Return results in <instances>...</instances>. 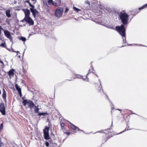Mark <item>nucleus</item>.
<instances>
[{"instance_id": "obj_37", "label": "nucleus", "mask_w": 147, "mask_h": 147, "mask_svg": "<svg viewBox=\"0 0 147 147\" xmlns=\"http://www.w3.org/2000/svg\"><path fill=\"white\" fill-rule=\"evenodd\" d=\"M124 131H125V130L123 131H122L119 134H120V133H122Z\"/></svg>"}, {"instance_id": "obj_22", "label": "nucleus", "mask_w": 147, "mask_h": 147, "mask_svg": "<svg viewBox=\"0 0 147 147\" xmlns=\"http://www.w3.org/2000/svg\"><path fill=\"white\" fill-rule=\"evenodd\" d=\"M0 47H5L6 48V44L5 42L4 43H2L0 45Z\"/></svg>"}, {"instance_id": "obj_13", "label": "nucleus", "mask_w": 147, "mask_h": 147, "mask_svg": "<svg viewBox=\"0 0 147 147\" xmlns=\"http://www.w3.org/2000/svg\"><path fill=\"white\" fill-rule=\"evenodd\" d=\"M70 127L71 128L73 129V130H75L76 129H77V130L78 131H79L80 130V129L77 127L76 126H75V125L71 123H70Z\"/></svg>"}, {"instance_id": "obj_18", "label": "nucleus", "mask_w": 147, "mask_h": 147, "mask_svg": "<svg viewBox=\"0 0 147 147\" xmlns=\"http://www.w3.org/2000/svg\"><path fill=\"white\" fill-rule=\"evenodd\" d=\"M15 87L17 90H18V92L19 91H21V89L20 88L19 86L17 84L15 85Z\"/></svg>"}, {"instance_id": "obj_21", "label": "nucleus", "mask_w": 147, "mask_h": 147, "mask_svg": "<svg viewBox=\"0 0 147 147\" xmlns=\"http://www.w3.org/2000/svg\"><path fill=\"white\" fill-rule=\"evenodd\" d=\"M39 109L37 107L35 106L34 109V111L36 113L38 112Z\"/></svg>"}, {"instance_id": "obj_28", "label": "nucleus", "mask_w": 147, "mask_h": 147, "mask_svg": "<svg viewBox=\"0 0 147 147\" xmlns=\"http://www.w3.org/2000/svg\"><path fill=\"white\" fill-rule=\"evenodd\" d=\"M29 4L30 6V7H32V8L34 7V6L33 5H32L30 3H29Z\"/></svg>"}, {"instance_id": "obj_16", "label": "nucleus", "mask_w": 147, "mask_h": 147, "mask_svg": "<svg viewBox=\"0 0 147 147\" xmlns=\"http://www.w3.org/2000/svg\"><path fill=\"white\" fill-rule=\"evenodd\" d=\"M6 15L8 18H10L11 16L10 13V10H7L6 11Z\"/></svg>"}, {"instance_id": "obj_10", "label": "nucleus", "mask_w": 147, "mask_h": 147, "mask_svg": "<svg viewBox=\"0 0 147 147\" xmlns=\"http://www.w3.org/2000/svg\"><path fill=\"white\" fill-rule=\"evenodd\" d=\"M14 70L12 69L10 70L8 72V74L10 78L13 77L14 76Z\"/></svg>"}, {"instance_id": "obj_42", "label": "nucleus", "mask_w": 147, "mask_h": 147, "mask_svg": "<svg viewBox=\"0 0 147 147\" xmlns=\"http://www.w3.org/2000/svg\"><path fill=\"white\" fill-rule=\"evenodd\" d=\"M65 9H68V8H66Z\"/></svg>"}, {"instance_id": "obj_38", "label": "nucleus", "mask_w": 147, "mask_h": 147, "mask_svg": "<svg viewBox=\"0 0 147 147\" xmlns=\"http://www.w3.org/2000/svg\"><path fill=\"white\" fill-rule=\"evenodd\" d=\"M44 4L45 5H47V3H46V4H45V3H44Z\"/></svg>"}, {"instance_id": "obj_25", "label": "nucleus", "mask_w": 147, "mask_h": 147, "mask_svg": "<svg viewBox=\"0 0 147 147\" xmlns=\"http://www.w3.org/2000/svg\"><path fill=\"white\" fill-rule=\"evenodd\" d=\"M16 52L17 53V56L18 57H20V55L19 52L18 51H17Z\"/></svg>"}, {"instance_id": "obj_27", "label": "nucleus", "mask_w": 147, "mask_h": 147, "mask_svg": "<svg viewBox=\"0 0 147 147\" xmlns=\"http://www.w3.org/2000/svg\"><path fill=\"white\" fill-rule=\"evenodd\" d=\"M61 127H63L64 125V123H61Z\"/></svg>"}, {"instance_id": "obj_43", "label": "nucleus", "mask_w": 147, "mask_h": 147, "mask_svg": "<svg viewBox=\"0 0 147 147\" xmlns=\"http://www.w3.org/2000/svg\"><path fill=\"white\" fill-rule=\"evenodd\" d=\"M63 9V8H61V9Z\"/></svg>"}, {"instance_id": "obj_48", "label": "nucleus", "mask_w": 147, "mask_h": 147, "mask_svg": "<svg viewBox=\"0 0 147 147\" xmlns=\"http://www.w3.org/2000/svg\"><path fill=\"white\" fill-rule=\"evenodd\" d=\"M14 3H16V2H15V1H14Z\"/></svg>"}, {"instance_id": "obj_19", "label": "nucleus", "mask_w": 147, "mask_h": 147, "mask_svg": "<svg viewBox=\"0 0 147 147\" xmlns=\"http://www.w3.org/2000/svg\"><path fill=\"white\" fill-rule=\"evenodd\" d=\"M20 40H22L24 42H25L26 40V39L25 37H21Z\"/></svg>"}, {"instance_id": "obj_39", "label": "nucleus", "mask_w": 147, "mask_h": 147, "mask_svg": "<svg viewBox=\"0 0 147 147\" xmlns=\"http://www.w3.org/2000/svg\"><path fill=\"white\" fill-rule=\"evenodd\" d=\"M30 9H33L32 8H30Z\"/></svg>"}, {"instance_id": "obj_30", "label": "nucleus", "mask_w": 147, "mask_h": 147, "mask_svg": "<svg viewBox=\"0 0 147 147\" xmlns=\"http://www.w3.org/2000/svg\"><path fill=\"white\" fill-rule=\"evenodd\" d=\"M19 93V94H20V96H22V93H21V91H19L18 92Z\"/></svg>"}, {"instance_id": "obj_4", "label": "nucleus", "mask_w": 147, "mask_h": 147, "mask_svg": "<svg viewBox=\"0 0 147 147\" xmlns=\"http://www.w3.org/2000/svg\"><path fill=\"white\" fill-rule=\"evenodd\" d=\"M23 105L25 106H26V104H28V107L31 109L33 108L34 106V104L32 101L30 100H24L23 102Z\"/></svg>"}, {"instance_id": "obj_31", "label": "nucleus", "mask_w": 147, "mask_h": 147, "mask_svg": "<svg viewBox=\"0 0 147 147\" xmlns=\"http://www.w3.org/2000/svg\"><path fill=\"white\" fill-rule=\"evenodd\" d=\"M81 10H74L76 11V12L78 13V12L79 11Z\"/></svg>"}, {"instance_id": "obj_49", "label": "nucleus", "mask_w": 147, "mask_h": 147, "mask_svg": "<svg viewBox=\"0 0 147 147\" xmlns=\"http://www.w3.org/2000/svg\"><path fill=\"white\" fill-rule=\"evenodd\" d=\"M107 98H108V99H109V98H108V97Z\"/></svg>"}, {"instance_id": "obj_29", "label": "nucleus", "mask_w": 147, "mask_h": 147, "mask_svg": "<svg viewBox=\"0 0 147 147\" xmlns=\"http://www.w3.org/2000/svg\"><path fill=\"white\" fill-rule=\"evenodd\" d=\"M1 29H2L3 30V29L1 27V26H0V35H1Z\"/></svg>"}, {"instance_id": "obj_11", "label": "nucleus", "mask_w": 147, "mask_h": 147, "mask_svg": "<svg viewBox=\"0 0 147 147\" xmlns=\"http://www.w3.org/2000/svg\"><path fill=\"white\" fill-rule=\"evenodd\" d=\"M25 14V17H29L30 14V11L29 10H22Z\"/></svg>"}, {"instance_id": "obj_40", "label": "nucleus", "mask_w": 147, "mask_h": 147, "mask_svg": "<svg viewBox=\"0 0 147 147\" xmlns=\"http://www.w3.org/2000/svg\"><path fill=\"white\" fill-rule=\"evenodd\" d=\"M13 52H16V51H14V50H13Z\"/></svg>"}, {"instance_id": "obj_45", "label": "nucleus", "mask_w": 147, "mask_h": 147, "mask_svg": "<svg viewBox=\"0 0 147 147\" xmlns=\"http://www.w3.org/2000/svg\"><path fill=\"white\" fill-rule=\"evenodd\" d=\"M89 74V73H88V74H87V75Z\"/></svg>"}, {"instance_id": "obj_8", "label": "nucleus", "mask_w": 147, "mask_h": 147, "mask_svg": "<svg viewBox=\"0 0 147 147\" xmlns=\"http://www.w3.org/2000/svg\"><path fill=\"white\" fill-rule=\"evenodd\" d=\"M63 12V10H56L55 14L57 17H59L62 16Z\"/></svg>"}, {"instance_id": "obj_34", "label": "nucleus", "mask_w": 147, "mask_h": 147, "mask_svg": "<svg viewBox=\"0 0 147 147\" xmlns=\"http://www.w3.org/2000/svg\"><path fill=\"white\" fill-rule=\"evenodd\" d=\"M74 9H79L78 8H77L74 6L73 7Z\"/></svg>"}, {"instance_id": "obj_44", "label": "nucleus", "mask_w": 147, "mask_h": 147, "mask_svg": "<svg viewBox=\"0 0 147 147\" xmlns=\"http://www.w3.org/2000/svg\"><path fill=\"white\" fill-rule=\"evenodd\" d=\"M100 8V9H102V8Z\"/></svg>"}, {"instance_id": "obj_15", "label": "nucleus", "mask_w": 147, "mask_h": 147, "mask_svg": "<svg viewBox=\"0 0 147 147\" xmlns=\"http://www.w3.org/2000/svg\"><path fill=\"white\" fill-rule=\"evenodd\" d=\"M2 96L4 100H5L6 97V92L4 89H3V93L2 94Z\"/></svg>"}, {"instance_id": "obj_6", "label": "nucleus", "mask_w": 147, "mask_h": 147, "mask_svg": "<svg viewBox=\"0 0 147 147\" xmlns=\"http://www.w3.org/2000/svg\"><path fill=\"white\" fill-rule=\"evenodd\" d=\"M25 21L28 22L29 25H33L34 24V21L30 17H25Z\"/></svg>"}, {"instance_id": "obj_14", "label": "nucleus", "mask_w": 147, "mask_h": 147, "mask_svg": "<svg viewBox=\"0 0 147 147\" xmlns=\"http://www.w3.org/2000/svg\"><path fill=\"white\" fill-rule=\"evenodd\" d=\"M85 7L86 9H89L87 7L90 5V2L88 0H86L85 2Z\"/></svg>"}, {"instance_id": "obj_12", "label": "nucleus", "mask_w": 147, "mask_h": 147, "mask_svg": "<svg viewBox=\"0 0 147 147\" xmlns=\"http://www.w3.org/2000/svg\"><path fill=\"white\" fill-rule=\"evenodd\" d=\"M54 2V6H59L61 3V0H55Z\"/></svg>"}, {"instance_id": "obj_46", "label": "nucleus", "mask_w": 147, "mask_h": 147, "mask_svg": "<svg viewBox=\"0 0 147 147\" xmlns=\"http://www.w3.org/2000/svg\"><path fill=\"white\" fill-rule=\"evenodd\" d=\"M82 78V77H81L80 78Z\"/></svg>"}, {"instance_id": "obj_1", "label": "nucleus", "mask_w": 147, "mask_h": 147, "mask_svg": "<svg viewBox=\"0 0 147 147\" xmlns=\"http://www.w3.org/2000/svg\"><path fill=\"white\" fill-rule=\"evenodd\" d=\"M116 30L122 36L123 42L126 43V37L125 35V29L123 25H121L120 26H117L116 27Z\"/></svg>"}, {"instance_id": "obj_33", "label": "nucleus", "mask_w": 147, "mask_h": 147, "mask_svg": "<svg viewBox=\"0 0 147 147\" xmlns=\"http://www.w3.org/2000/svg\"><path fill=\"white\" fill-rule=\"evenodd\" d=\"M25 21V18H24V19L23 20H21V22H24Z\"/></svg>"}, {"instance_id": "obj_9", "label": "nucleus", "mask_w": 147, "mask_h": 147, "mask_svg": "<svg viewBox=\"0 0 147 147\" xmlns=\"http://www.w3.org/2000/svg\"><path fill=\"white\" fill-rule=\"evenodd\" d=\"M34 17L38 15V12L36 10H30Z\"/></svg>"}, {"instance_id": "obj_36", "label": "nucleus", "mask_w": 147, "mask_h": 147, "mask_svg": "<svg viewBox=\"0 0 147 147\" xmlns=\"http://www.w3.org/2000/svg\"><path fill=\"white\" fill-rule=\"evenodd\" d=\"M117 110L119 111H121V110L120 109H117Z\"/></svg>"}, {"instance_id": "obj_17", "label": "nucleus", "mask_w": 147, "mask_h": 147, "mask_svg": "<svg viewBox=\"0 0 147 147\" xmlns=\"http://www.w3.org/2000/svg\"><path fill=\"white\" fill-rule=\"evenodd\" d=\"M48 3L49 5H52L54 6V2L53 1V0H48Z\"/></svg>"}, {"instance_id": "obj_24", "label": "nucleus", "mask_w": 147, "mask_h": 147, "mask_svg": "<svg viewBox=\"0 0 147 147\" xmlns=\"http://www.w3.org/2000/svg\"><path fill=\"white\" fill-rule=\"evenodd\" d=\"M3 123H2L0 125V130H2L3 129Z\"/></svg>"}, {"instance_id": "obj_26", "label": "nucleus", "mask_w": 147, "mask_h": 147, "mask_svg": "<svg viewBox=\"0 0 147 147\" xmlns=\"http://www.w3.org/2000/svg\"><path fill=\"white\" fill-rule=\"evenodd\" d=\"M45 144L46 146L47 147H48L49 146V143L47 142H45Z\"/></svg>"}, {"instance_id": "obj_35", "label": "nucleus", "mask_w": 147, "mask_h": 147, "mask_svg": "<svg viewBox=\"0 0 147 147\" xmlns=\"http://www.w3.org/2000/svg\"><path fill=\"white\" fill-rule=\"evenodd\" d=\"M69 10H65V13H66Z\"/></svg>"}, {"instance_id": "obj_47", "label": "nucleus", "mask_w": 147, "mask_h": 147, "mask_svg": "<svg viewBox=\"0 0 147 147\" xmlns=\"http://www.w3.org/2000/svg\"><path fill=\"white\" fill-rule=\"evenodd\" d=\"M14 3H16V2H15V1H14Z\"/></svg>"}, {"instance_id": "obj_3", "label": "nucleus", "mask_w": 147, "mask_h": 147, "mask_svg": "<svg viewBox=\"0 0 147 147\" xmlns=\"http://www.w3.org/2000/svg\"><path fill=\"white\" fill-rule=\"evenodd\" d=\"M49 130V127L47 126H45V128L43 129L44 138L46 140L50 139Z\"/></svg>"}, {"instance_id": "obj_5", "label": "nucleus", "mask_w": 147, "mask_h": 147, "mask_svg": "<svg viewBox=\"0 0 147 147\" xmlns=\"http://www.w3.org/2000/svg\"><path fill=\"white\" fill-rule=\"evenodd\" d=\"M0 112L1 113L2 115H5V109L4 106V104L2 103L0 104Z\"/></svg>"}, {"instance_id": "obj_7", "label": "nucleus", "mask_w": 147, "mask_h": 147, "mask_svg": "<svg viewBox=\"0 0 147 147\" xmlns=\"http://www.w3.org/2000/svg\"><path fill=\"white\" fill-rule=\"evenodd\" d=\"M4 32L6 36L8 38L10 41H12V38L10 35V32L8 30H4Z\"/></svg>"}, {"instance_id": "obj_32", "label": "nucleus", "mask_w": 147, "mask_h": 147, "mask_svg": "<svg viewBox=\"0 0 147 147\" xmlns=\"http://www.w3.org/2000/svg\"><path fill=\"white\" fill-rule=\"evenodd\" d=\"M25 2H27V3H28L29 4L30 3V2H29V0L26 1H25Z\"/></svg>"}, {"instance_id": "obj_41", "label": "nucleus", "mask_w": 147, "mask_h": 147, "mask_svg": "<svg viewBox=\"0 0 147 147\" xmlns=\"http://www.w3.org/2000/svg\"><path fill=\"white\" fill-rule=\"evenodd\" d=\"M67 134H68V135H69V133H67Z\"/></svg>"}, {"instance_id": "obj_23", "label": "nucleus", "mask_w": 147, "mask_h": 147, "mask_svg": "<svg viewBox=\"0 0 147 147\" xmlns=\"http://www.w3.org/2000/svg\"><path fill=\"white\" fill-rule=\"evenodd\" d=\"M46 113H39L38 114L39 116L45 115Z\"/></svg>"}, {"instance_id": "obj_20", "label": "nucleus", "mask_w": 147, "mask_h": 147, "mask_svg": "<svg viewBox=\"0 0 147 147\" xmlns=\"http://www.w3.org/2000/svg\"><path fill=\"white\" fill-rule=\"evenodd\" d=\"M147 6V3L145 4L144 5H143L142 7L139 8L138 9H142L145 8V7Z\"/></svg>"}, {"instance_id": "obj_2", "label": "nucleus", "mask_w": 147, "mask_h": 147, "mask_svg": "<svg viewBox=\"0 0 147 147\" xmlns=\"http://www.w3.org/2000/svg\"><path fill=\"white\" fill-rule=\"evenodd\" d=\"M120 19L124 25L127 24L129 19V15L126 13L125 10L122 11L119 14Z\"/></svg>"}]
</instances>
